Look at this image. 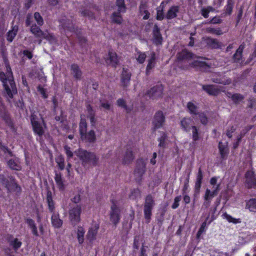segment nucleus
I'll return each mask as SVG.
<instances>
[{
  "label": "nucleus",
  "mask_w": 256,
  "mask_h": 256,
  "mask_svg": "<svg viewBox=\"0 0 256 256\" xmlns=\"http://www.w3.org/2000/svg\"><path fill=\"white\" fill-rule=\"evenodd\" d=\"M7 72H0V80L3 84L6 93L8 98H13V96L17 94V88L14 80L12 72L10 66L6 67Z\"/></svg>",
  "instance_id": "f257e3e1"
},
{
  "label": "nucleus",
  "mask_w": 256,
  "mask_h": 256,
  "mask_svg": "<svg viewBox=\"0 0 256 256\" xmlns=\"http://www.w3.org/2000/svg\"><path fill=\"white\" fill-rule=\"evenodd\" d=\"M77 156L81 160L82 164L85 168L96 166L99 161L98 156L94 152L82 149L78 150Z\"/></svg>",
  "instance_id": "f03ea898"
},
{
  "label": "nucleus",
  "mask_w": 256,
  "mask_h": 256,
  "mask_svg": "<svg viewBox=\"0 0 256 256\" xmlns=\"http://www.w3.org/2000/svg\"><path fill=\"white\" fill-rule=\"evenodd\" d=\"M155 205L154 198L152 194L148 195L145 198L144 204V215L146 219L148 221L150 219L152 216V211Z\"/></svg>",
  "instance_id": "7ed1b4c3"
},
{
  "label": "nucleus",
  "mask_w": 256,
  "mask_h": 256,
  "mask_svg": "<svg viewBox=\"0 0 256 256\" xmlns=\"http://www.w3.org/2000/svg\"><path fill=\"white\" fill-rule=\"evenodd\" d=\"M82 208L80 205H76L69 210L70 219L74 224H76L80 220Z\"/></svg>",
  "instance_id": "20e7f679"
},
{
  "label": "nucleus",
  "mask_w": 256,
  "mask_h": 256,
  "mask_svg": "<svg viewBox=\"0 0 256 256\" xmlns=\"http://www.w3.org/2000/svg\"><path fill=\"white\" fill-rule=\"evenodd\" d=\"M60 22L63 28L62 32L64 33L67 37H68L71 33L74 32L75 28L70 20L62 18L60 20Z\"/></svg>",
  "instance_id": "39448f33"
},
{
  "label": "nucleus",
  "mask_w": 256,
  "mask_h": 256,
  "mask_svg": "<svg viewBox=\"0 0 256 256\" xmlns=\"http://www.w3.org/2000/svg\"><path fill=\"white\" fill-rule=\"evenodd\" d=\"M246 183L248 188H256V176L252 170L248 171L245 174Z\"/></svg>",
  "instance_id": "423d86ee"
},
{
  "label": "nucleus",
  "mask_w": 256,
  "mask_h": 256,
  "mask_svg": "<svg viewBox=\"0 0 256 256\" xmlns=\"http://www.w3.org/2000/svg\"><path fill=\"white\" fill-rule=\"evenodd\" d=\"M163 88L161 85L156 86L148 90L146 93L152 100L156 99L162 96Z\"/></svg>",
  "instance_id": "0eeeda50"
},
{
  "label": "nucleus",
  "mask_w": 256,
  "mask_h": 256,
  "mask_svg": "<svg viewBox=\"0 0 256 256\" xmlns=\"http://www.w3.org/2000/svg\"><path fill=\"white\" fill-rule=\"evenodd\" d=\"M110 221L116 226L120 222V210L116 204H114L111 206V212L110 214Z\"/></svg>",
  "instance_id": "6e6552de"
},
{
  "label": "nucleus",
  "mask_w": 256,
  "mask_h": 256,
  "mask_svg": "<svg viewBox=\"0 0 256 256\" xmlns=\"http://www.w3.org/2000/svg\"><path fill=\"white\" fill-rule=\"evenodd\" d=\"M146 171V163L144 160L141 158L136 161V167L134 172V175L138 178H141Z\"/></svg>",
  "instance_id": "1a4fd4ad"
},
{
  "label": "nucleus",
  "mask_w": 256,
  "mask_h": 256,
  "mask_svg": "<svg viewBox=\"0 0 256 256\" xmlns=\"http://www.w3.org/2000/svg\"><path fill=\"white\" fill-rule=\"evenodd\" d=\"M165 121V116L162 111L157 112L154 116L153 124L155 129L158 128L162 126Z\"/></svg>",
  "instance_id": "9d476101"
},
{
  "label": "nucleus",
  "mask_w": 256,
  "mask_h": 256,
  "mask_svg": "<svg viewBox=\"0 0 256 256\" xmlns=\"http://www.w3.org/2000/svg\"><path fill=\"white\" fill-rule=\"evenodd\" d=\"M196 58L197 56L196 55L186 49L182 50L176 54V58L179 61L189 60L191 59H194Z\"/></svg>",
  "instance_id": "9b49d317"
},
{
  "label": "nucleus",
  "mask_w": 256,
  "mask_h": 256,
  "mask_svg": "<svg viewBox=\"0 0 256 256\" xmlns=\"http://www.w3.org/2000/svg\"><path fill=\"white\" fill-rule=\"evenodd\" d=\"M202 88L208 94L214 96H218L220 92V87L215 85H202Z\"/></svg>",
  "instance_id": "f8f14e48"
},
{
  "label": "nucleus",
  "mask_w": 256,
  "mask_h": 256,
  "mask_svg": "<svg viewBox=\"0 0 256 256\" xmlns=\"http://www.w3.org/2000/svg\"><path fill=\"white\" fill-rule=\"evenodd\" d=\"M244 47L245 45L243 44L239 46L232 56V60L234 62L242 64L244 62V60L242 58V52Z\"/></svg>",
  "instance_id": "ddd939ff"
},
{
  "label": "nucleus",
  "mask_w": 256,
  "mask_h": 256,
  "mask_svg": "<svg viewBox=\"0 0 256 256\" xmlns=\"http://www.w3.org/2000/svg\"><path fill=\"white\" fill-rule=\"evenodd\" d=\"M98 228L99 226L98 224H94L90 228L86 236V239L90 242H92L94 240H96Z\"/></svg>",
  "instance_id": "4468645a"
},
{
  "label": "nucleus",
  "mask_w": 256,
  "mask_h": 256,
  "mask_svg": "<svg viewBox=\"0 0 256 256\" xmlns=\"http://www.w3.org/2000/svg\"><path fill=\"white\" fill-rule=\"evenodd\" d=\"M153 42L156 44H161L162 40V37L160 32V28L156 24H155L152 30Z\"/></svg>",
  "instance_id": "2eb2a0df"
},
{
  "label": "nucleus",
  "mask_w": 256,
  "mask_h": 256,
  "mask_svg": "<svg viewBox=\"0 0 256 256\" xmlns=\"http://www.w3.org/2000/svg\"><path fill=\"white\" fill-rule=\"evenodd\" d=\"M134 158L132 148H127L122 158V164H130Z\"/></svg>",
  "instance_id": "dca6fc26"
},
{
  "label": "nucleus",
  "mask_w": 256,
  "mask_h": 256,
  "mask_svg": "<svg viewBox=\"0 0 256 256\" xmlns=\"http://www.w3.org/2000/svg\"><path fill=\"white\" fill-rule=\"evenodd\" d=\"M106 61L108 64L114 68L116 67L119 62L116 54L114 52H109L108 56L106 58Z\"/></svg>",
  "instance_id": "f3484780"
},
{
  "label": "nucleus",
  "mask_w": 256,
  "mask_h": 256,
  "mask_svg": "<svg viewBox=\"0 0 256 256\" xmlns=\"http://www.w3.org/2000/svg\"><path fill=\"white\" fill-rule=\"evenodd\" d=\"M80 138L82 140L90 143H94L96 140V136L94 130L85 132L84 134L80 136Z\"/></svg>",
  "instance_id": "a211bd4d"
},
{
  "label": "nucleus",
  "mask_w": 256,
  "mask_h": 256,
  "mask_svg": "<svg viewBox=\"0 0 256 256\" xmlns=\"http://www.w3.org/2000/svg\"><path fill=\"white\" fill-rule=\"evenodd\" d=\"M205 41L207 46L211 48H220L222 46V42L215 38H208L206 39Z\"/></svg>",
  "instance_id": "6ab92c4d"
},
{
  "label": "nucleus",
  "mask_w": 256,
  "mask_h": 256,
  "mask_svg": "<svg viewBox=\"0 0 256 256\" xmlns=\"http://www.w3.org/2000/svg\"><path fill=\"white\" fill-rule=\"evenodd\" d=\"M51 222L52 226L54 228H60L62 224V220L60 218V214L58 212L52 213Z\"/></svg>",
  "instance_id": "aec40b11"
},
{
  "label": "nucleus",
  "mask_w": 256,
  "mask_h": 256,
  "mask_svg": "<svg viewBox=\"0 0 256 256\" xmlns=\"http://www.w3.org/2000/svg\"><path fill=\"white\" fill-rule=\"evenodd\" d=\"M131 74L128 70L123 68L121 77V82L124 87H126L130 80Z\"/></svg>",
  "instance_id": "412c9836"
},
{
  "label": "nucleus",
  "mask_w": 256,
  "mask_h": 256,
  "mask_svg": "<svg viewBox=\"0 0 256 256\" xmlns=\"http://www.w3.org/2000/svg\"><path fill=\"white\" fill-rule=\"evenodd\" d=\"M202 178L203 174L201 168H199L198 172L197 174L196 180L195 183L194 190L196 194H198L200 192Z\"/></svg>",
  "instance_id": "4be33fe9"
},
{
  "label": "nucleus",
  "mask_w": 256,
  "mask_h": 256,
  "mask_svg": "<svg viewBox=\"0 0 256 256\" xmlns=\"http://www.w3.org/2000/svg\"><path fill=\"white\" fill-rule=\"evenodd\" d=\"M218 149L222 159H226L229 153V149L227 144H224L222 142L218 144Z\"/></svg>",
  "instance_id": "5701e85b"
},
{
  "label": "nucleus",
  "mask_w": 256,
  "mask_h": 256,
  "mask_svg": "<svg viewBox=\"0 0 256 256\" xmlns=\"http://www.w3.org/2000/svg\"><path fill=\"white\" fill-rule=\"evenodd\" d=\"M71 74L76 80H80L82 76V72L80 67L76 64L71 66Z\"/></svg>",
  "instance_id": "b1692460"
},
{
  "label": "nucleus",
  "mask_w": 256,
  "mask_h": 256,
  "mask_svg": "<svg viewBox=\"0 0 256 256\" xmlns=\"http://www.w3.org/2000/svg\"><path fill=\"white\" fill-rule=\"evenodd\" d=\"M32 130L36 134H38L40 136H42L44 134V131L42 126V123L40 121L32 123Z\"/></svg>",
  "instance_id": "393cba45"
},
{
  "label": "nucleus",
  "mask_w": 256,
  "mask_h": 256,
  "mask_svg": "<svg viewBox=\"0 0 256 256\" xmlns=\"http://www.w3.org/2000/svg\"><path fill=\"white\" fill-rule=\"evenodd\" d=\"M46 202L49 212L52 214L56 212L55 210L54 202L52 200V193L50 191H48L47 192Z\"/></svg>",
  "instance_id": "a878e982"
},
{
  "label": "nucleus",
  "mask_w": 256,
  "mask_h": 256,
  "mask_svg": "<svg viewBox=\"0 0 256 256\" xmlns=\"http://www.w3.org/2000/svg\"><path fill=\"white\" fill-rule=\"evenodd\" d=\"M10 182V192L13 191L20 192L21 191L20 186L17 184L16 179L12 176H9Z\"/></svg>",
  "instance_id": "bb28decb"
},
{
  "label": "nucleus",
  "mask_w": 256,
  "mask_h": 256,
  "mask_svg": "<svg viewBox=\"0 0 256 256\" xmlns=\"http://www.w3.org/2000/svg\"><path fill=\"white\" fill-rule=\"evenodd\" d=\"M18 30V26H12V29L10 30L6 34V40L9 42H12Z\"/></svg>",
  "instance_id": "cd10ccee"
},
{
  "label": "nucleus",
  "mask_w": 256,
  "mask_h": 256,
  "mask_svg": "<svg viewBox=\"0 0 256 256\" xmlns=\"http://www.w3.org/2000/svg\"><path fill=\"white\" fill-rule=\"evenodd\" d=\"M179 11V6H171L168 10V11L166 18L168 20L172 19L177 16V13Z\"/></svg>",
  "instance_id": "c85d7f7f"
},
{
  "label": "nucleus",
  "mask_w": 256,
  "mask_h": 256,
  "mask_svg": "<svg viewBox=\"0 0 256 256\" xmlns=\"http://www.w3.org/2000/svg\"><path fill=\"white\" fill-rule=\"evenodd\" d=\"M192 120L190 118H184L180 122V125L182 128L186 132L190 130V128L192 126Z\"/></svg>",
  "instance_id": "c756f323"
},
{
  "label": "nucleus",
  "mask_w": 256,
  "mask_h": 256,
  "mask_svg": "<svg viewBox=\"0 0 256 256\" xmlns=\"http://www.w3.org/2000/svg\"><path fill=\"white\" fill-rule=\"evenodd\" d=\"M7 164L8 166L12 170H21V166L19 164L18 160L17 159H10L7 161Z\"/></svg>",
  "instance_id": "7c9ffc66"
},
{
  "label": "nucleus",
  "mask_w": 256,
  "mask_h": 256,
  "mask_svg": "<svg viewBox=\"0 0 256 256\" xmlns=\"http://www.w3.org/2000/svg\"><path fill=\"white\" fill-rule=\"evenodd\" d=\"M54 180L59 190H64L65 188L64 184V180L62 178V174L60 172L58 173L56 172Z\"/></svg>",
  "instance_id": "2f4dec72"
},
{
  "label": "nucleus",
  "mask_w": 256,
  "mask_h": 256,
  "mask_svg": "<svg viewBox=\"0 0 256 256\" xmlns=\"http://www.w3.org/2000/svg\"><path fill=\"white\" fill-rule=\"evenodd\" d=\"M190 64L194 68H199L200 70H206L210 68L209 66L206 62L198 60H194Z\"/></svg>",
  "instance_id": "473e14b6"
},
{
  "label": "nucleus",
  "mask_w": 256,
  "mask_h": 256,
  "mask_svg": "<svg viewBox=\"0 0 256 256\" xmlns=\"http://www.w3.org/2000/svg\"><path fill=\"white\" fill-rule=\"evenodd\" d=\"M212 80L214 82L223 84L224 85L229 84L232 82V80L230 78H228L225 76L216 78H212Z\"/></svg>",
  "instance_id": "72a5a7b5"
},
{
  "label": "nucleus",
  "mask_w": 256,
  "mask_h": 256,
  "mask_svg": "<svg viewBox=\"0 0 256 256\" xmlns=\"http://www.w3.org/2000/svg\"><path fill=\"white\" fill-rule=\"evenodd\" d=\"M30 32L38 38H42L46 36L44 34L45 32L42 31L40 28L36 24L32 25L30 28Z\"/></svg>",
  "instance_id": "f704fd0d"
},
{
  "label": "nucleus",
  "mask_w": 256,
  "mask_h": 256,
  "mask_svg": "<svg viewBox=\"0 0 256 256\" xmlns=\"http://www.w3.org/2000/svg\"><path fill=\"white\" fill-rule=\"evenodd\" d=\"M0 182L4 186V187L6 188L8 192H10V182L9 176L7 178L4 174L0 173Z\"/></svg>",
  "instance_id": "c9c22d12"
},
{
  "label": "nucleus",
  "mask_w": 256,
  "mask_h": 256,
  "mask_svg": "<svg viewBox=\"0 0 256 256\" xmlns=\"http://www.w3.org/2000/svg\"><path fill=\"white\" fill-rule=\"evenodd\" d=\"M87 130V123L84 118H81L80 122L79 124V132L80 136L84 134Z\"/></svg>",
  "instance_id": "e433bc0d"
},
{
  "label": "nucleus",
  "mask_w": 256,
  "mask_h": 256,
  "mask_svg": "<svg viewBox=\"0 0 256 256\" xmlns=\"http://www.w3.org/2000/svg\"><path fill=\"white\" fill-rule=\"evenodd\" d=\"M217 195V190H212L211 191L210 189L207 188L206 190L204 196V200H211L212 198Z\"/></svg>",
  "instance_id": "4c0bfd02"
},
{
  "label": "nucleus",
  "mask_w": 256,
  "mask_h": 256,
  "mask_svg": "<svg viewBox=\"0 0 256 256\" xmlns=\"http://www.w3.org/2000/svg\"><path fill=\"white\" fill-rule=\"evenodd\" d=\"M116 6L118 8L119 12H124L126 10V6L124 0H116Z\"/></svg>",
  "instance_id": "58836bf2"
},
{
  "label": "nucleus",
  "mask_w": 256,
  "mask_h": 256,
  "mask_svg": "<svg viewBox=\"0 0 256 256\" xmlns=\"http://www.w3.org/2000/svg\"><path fill=\"white\" fill-rule=\"evenodd\" d=\"M85 231L82 226H78L77 232V238L80 244H82L84 240V234Z\"/></svg>",
  "instance_id": "ea45409f"
},
{
  "label": "nucleus",
  "mask_w": 256,
  "mask_h": 256,
  "mask_svg": "<svg viewBox=\"0 0 256 256\" xmlns=\"http://www.w3.org/2000/svg\"><path fill=\"white\" fill-rule=\"evenodd\" d=\"M120 12H115L112 13L111 18L112 21L118 24H120L122 23V18L121 16V15L120 14Z\"/></svg>",
  "instance_id": "a19ab883"
},
{
  "label": "nucleus",
  "mask_w": 256,
  "mask_h": 256,
  "mask_svg": "<svg viewBox=\"0 0 256 256\" xmlns=\"http://www.w3.org/2000/svg\"><path fill=\"white\" fill-rule=\"evenodd\" d=\"M208 216L206 218V220L203 222L200 226V228L197 234H196V237L197 238H199L200 236H201V234L204 232L206 231V228H207V226L208 224H210L211 222H212V220H210L208 224H207V222H206V221L207 220H208Z\"/></svg>",
  "instance_id": "79ce46f5"
},
{
  "label": "nucleus",
  "mask_w": 256,
  "mask_h": 256,
  "mask_svg": "<svg viewBox=\"0 0 256 256\" xmlns=\"http://www.w3.org/2000/svg\"><path fill=\"white\" fill-rule=\"evenodd\" d=\"M246 207L251 212H256V199L252 198L247 202Z\"/></svg>",
  "instance_id": "37998d69"
},
{
  "label": "nucleus",
  "mask_w": 256,
  "mask_h": 256,
  "mask_svg": "<svg viewBox=\"0 0 256 256\" xmlns=\"http://www.w3.org/2000/svg\"><path fill=\"white\" fill-rule=\"evenodd\" d=\"M187 108L189 110V112L191 114L197 116V114L199 113L198 112V107L192 102H188V103Z\"/></svg>",
  "instance_id": "c03bdc74"
},
{
  "label": "nucleus",
  "mask_w": 256,
  "mask_h": 256,
  "mask_svg": "<svg viewBox=\"0 0 256 256\" xmlns=\"http://www.w3.org/2000/svg\"><path fill=\"white\" fill-rule=\"evenodd\" d=\"M192 138L194 142L198 141L200 139V133L198 132V129L196 126H192Z\"/></svg>",
  "instance_id": "a18cd8bd"
},
{
  "label": "nucleus",
  "mask_w": 256,
  "mask_h": 256,
  "mask_svg": "<svg viewBox=\"0 0 256 256\" xmlns=\"http://www.w3.org/2000/svg\"><path fill=\"white\" fill-rule=\"evenodd\" d=\"M56 162L60 170L64 168V159L62 156L60 155L56 158Z\"/></svg>",
  "instance_id": "49530a36"
},
{
  "label": "nucleus",
  "mask_w": 256,
  "mask_h": 256,
  "mask_svg": "<svg viewBox=\"0 0 256 256\" xmlns=\"http://www.w3.org/2000/svg\"><path fill=\"white\" fill-rule=\"evenodd\" d=\"M234 0H228L227 4L225 7L226 13L228 15L232 14V9L234 8Z\"/></svg>",
  "instance_id": "de8ad7c7"
},
{
  "label": "nucleus",
  "mask_w": 256,
  "mask_h": 256,
  "mask_svg": "<svg viewBox=\"0 0 256 256\" xmlns=\"http://www.w3.org/2000/svg\"><path fill=\"white\" fill-rule=\"evenodd\" d=\"M155 54L154 53L152 55L151 58L148 60V63L146 66V74H148L149 70L152 69L154 66Z\"/></svg>",
  "instance_id": "09e8293b"
},
{
  "label": "nucleus",
  "mask_w": 256,
  "mask_h": 256,
  "mask_svg": "<svg viewBox=\"0 0 256 256\" xmlns=\"http://www.w3.org/2000/svg\"><path fill=\"white\" fill-rule=\"evenodd\" d=\"M0 116L6 122H8L10 120L9 114L4 107L0 109Z\"/></svg>",
  "instance_id": "8fccbe9b"
},
{
  "label": "nucleus",
  "mask_w": 256,
  "mask_h": 256,
  "mask_svg": "<svg viewBox=\"0 0 256 256\" xmlns=\"http://www.w3.org/2000/svg\"><path fill=\"white\" fill-rule=\"evenodd\" d=\"M10 244L13 246L15 250H18L22 246V242L18 240L16 238L10 241Z\"/></svg>",
  "instance_id": "3c124183"
},
{
  "label": "nucleus",
  "mask_w": 256,
  "mask_h": 256,
  "mask_svg": "<svg viewBox=\"0 0 256 256\" xmlns=\"http://www.w3.org/2000/svg\"><path fill=\"white\" fill-rule=\"evenodd\" d=\"M136 57L138 62L140 64H142L145 60L146 55L145 53L139 52L136 54Z\"/></svg>",
  "instance_id": "603ef678"
},
{
  "label": "nucleus",
  "mask_w": 256,
  "mask_h": 256,
  "mask_svg": "<svg viewBox=\"0 0 256 256\" xmlns=\"http://www.w3.org/2000/svg\"><path fill=\"white\" fill-rule=\"evenodd\" d=\"M231 98L234 102L236 103L244 99V96L240 94H234L232 95Z\"/></svg>",
  "instance_id": "864d4df0"
},
{
  "label": "nucleus",
  "mask_w": 256,
  "mask_h": 256,
  "mask_svg": "<svg viewBox=\"0 0 256 256\" xmlns=\"http://www.w3.org/2000/svg\"><path fill=\"white\" fill-rule=\"evenodd\" d=\"M34 18L38 25L42 26L44 24L43 18L40 15V13L38 12H35L34 14Z\"/></svg>",
  "instance_id": "5fc2aeb1"
},
{
  "label": "nucleus",
  "mask_w": 256,
  "mask_h": 256,
  "mask_svg": "<svg viewBox=\"0 0 256 256\" xmlns=\"http://www.w3.org/2000/svg\"><path fill=\"white\" fill-rule=\"evenodd\" d=\"M197 115L198 116V117L202 124H207L208 118L204 113L199 112Z\"/></svg>",
  "instance_id": "6e6d98bb"
},
{
  "label": "nucleus",
  "mask_w": 256,
  "mask_h": 256,
  "mask_svg": "<svg viewBox=\"0 0 256 256\" xmlns=\"http://www.w3.org/2000/svg\"><path fill=\"white\" fill-rule=\"evenodd\" d=\"M167 138V136L166 134L162 133V134L158 138L160 142L159 146L160 147L164 148L165 146V141Z\"/></svg>",
  "instance_id": "4d7b16f0"
},
{
  "label": "nucleus",
  "mask_w": 256,
  "mask_h": 256,
  "mask_svg": "<svg viewBox=\"0 0 256 256\" xmlns=\"http://www.w3.org/2000/svg\"><path fill=\"white\" fill-rule=\"evenodd\" d=\"M206 30L208 32L217 35H220L222 34V30L220 28L215 29L212 28H208Z\"/></svg>",
  "instance_id": "13d9d810"
},
{
  "label": "nucleus",
  "mask_w": 256,
  "mask_h": 256,
  "mask_svg": "<svg viewBox=\"0 0 256 256\" xmlns=\"http://www.w3.org/2000/svg\"><path fill=\"white\" fill-rule=\"evenodd\" d=\"M30 118L31 124L39 122V118L38 116V114L36 113L35 112H32Z\"/></svg>",
  "instance_id": "bf43d9fd"
},
{
  "label": "nucleus",
  "mask_w": 256,
  "mask_h": 256,
  "mask_svg": "<svg viewBox=\"0 0 256 256\" xmlns=\"http://www.w3.org/2000/svg\"><path fill=\"white\" fill-rule=\"evenodd\" d=\"M222 20L220 18V16H214L212 20H210L208 24H220L222 22Z\"/></svg>",
  "instance_id": "052dcab7"
},
{
  "label": "nucleus",
  "mask_w": 256,
  "mask_h": 256,
  "mask_svg": "<svg viewBox=\"0 0 256 256\" xmlns=\"http://www.w3.org/2000/svg\"><path fill=\"white\" fill-rule=\"evenodd\" d=\"M181 199V196H179L175 198L174 200V202L172 206V208L176 209L179 206V202L180 201Z\"/></svg>",
  "instance_id": "680f3d73"
},
{
  "label": "nucleus",
  "mask_w": 256,
  "mask_h": 256,
  "mask_svg": "<svg viewBox=\"0 0 256 256\" xmlns=\"http://www.w3.org/2000/svg\"><path fill=\"white\" fill-rule=\"evenodd\" d=\"M236 130V128L234 126H232L230 128L227 129L226 131V135L228 138H232V134L234 133Z\"/></svg>",
  "instance_id": "e2e57ef3"
},
{
  "label": "nucleus",
  "mask_w": 256,
  "mask_h": 256,
  "mask_svg": "<svg viewBox=\"0 0 256 256\" xmlns=\"http://www.w3.org/2000/svg\"><path fill=\"white\" fill-rule=\"evenodd\" d=\"M242 14H243V8H242V6H241L238 10V15L236 16V26L238 25V24L240 22V21L242 16Z\"/></svg>",
  "instance_id": "0e129e2a"
},
{
  "label": "nucleus",
  "mask_w": 256,
  "mask_h": 256,
  "mask_svg": "<svg viewBox=\"0 0 256 256\" xmlns=\"http://www.w3.org/2000/svg\"><path fill=\"white\" fill-rule=\"evenodd\" d=\"M64 150H65L66 154L68 158H72L73 156V153L70 150V148L68 146H64Z\"/></svg>",
  "instance_id": "69168bd1"
},
{
  "label": "nucleus",
  "mask_w": 256,
  "mask_h": 256,
  "mask_svg": "<svg viewBox=\"0 0 256 256\" xmlns=\"http://www.w3.org/2000/svg\"><path fill=\"white\" fill-rule=\"evenodd\" d=\"M139 9L140 12L142 15L148 12V10L146 9V6L145 4H141L140 6Z\"/></svg>",
  "instance_id": "338daca9"
},
{
  "label": "nucleus",
  "mask_w": 256,
  "mask_h": 256,
  "mask_svg": "<svg viewBox=\"0 0 256 256\" xmlns=\"http://www.w3.org/2000/svg\"><path fill=\"white\" fill-rule=\"evenodd\" d=\"M256 60V46L254 48L253 52L250 55L248 59V62L249 63L252 60Z\"/></svg>",
  "instance_id": "774afa93"
}]
</instances>
